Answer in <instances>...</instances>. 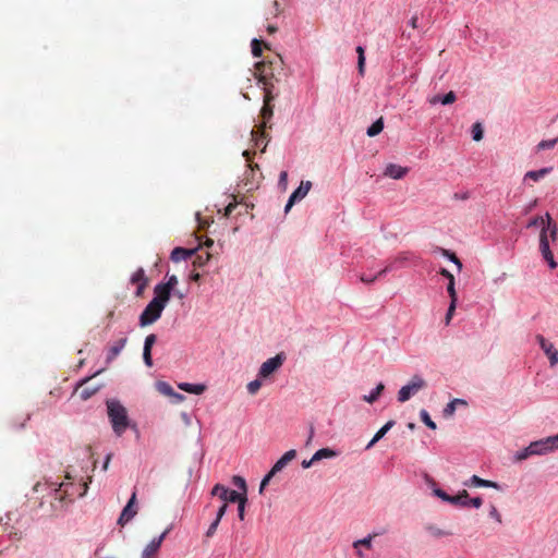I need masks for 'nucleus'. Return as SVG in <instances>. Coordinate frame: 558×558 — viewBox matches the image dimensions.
<instances>
[{"instance_id":"nucleus-23","label":"nucleus","mask_w":558,"mask_h":558,"mask_svg":"<svg viewBox=\"0 0 558 558\" xmlns=\"http://www.w3.org/2000/svg\"><path fill=\"white\" fill-rule=\"evenodd\" d=\"M384 390H385V385H384V383L380 381L376 385V387L374 389L371 390V392L368 395H364L362 397V400L365 401L366 403L373 404L374 402H376L379 399V397L381 396Z\"/></svg>"},{"instance_id":"nucleus-22","label":"nucleus","mask_w":558,"mask_h":558,"mask_svg":"<svg viewBox=\"0 0 558 558\" xmlns=\"http://www.w3.org/2000/svg\"><path fill=\"white\" fill-rule=\"evenodd\" d=\"M539 250L544 259L554 256L549 247L546 228H543L539 234Z\"/></svg>"},{"instance_id":"nucleus-20","label":"nucleus","mask_w":558,"mask_h":558,"mask_svg":"<svg viewBox=\"0 0 558 558\" xmlns=\"http://www.w3.org/2000/svg\"><path fill=\"white\" fill-rule=\"evenodd\" d=\"M383 534L381 532H375L373 534H368L367 536L361 538V539H357V541H354L353 542V547L356 549V553L360 557H363V553L362 550L360 549V547H365V548H372V542H373V538L375 536H378Z\"/></svg>"},{"instance_id":"nucleus-50","label":"nucleus","mask_w":558,"mask_h":558,"mask_svg":"<svg viewBox=\"0 0 558 558\" xmlns=\"http://www.w3.org/2000/svg\"><path fill=\"white\" fill-rule=\"evenodd\" d=\"M98 387H95V388H85L81 391L80 396H81V399L82 400H88L89 398H92L97 391H98Z\"/></svg>"},{"instance_id":"nucleus-9","label":"nucleus","mask_w":558,"mask_h":558,"mask_svg":"<svg viewBox=\"0 0 558 558\" xmlns=\"http://www.w3.org/2000/svg\"><path fill=\"white\" fill-rule=\"evenodd\" d=\"M536 341L548 357L550 366L558 364V350L555 349L554 344L542 335L536 336Z\"/></svg>"},{"instance_id":"nucleus-2","label":"nucleus","mask_w":558,"mask_h":558,"mask_svg":"<svg viewBox=\"0 0 558 558\" xmlns=\"http://www.w3.org/2000/svg\"><path fill=\"white\" fill-rule=\"evenodd\" d=\"M425 483L428 485V487L432 488L433 495L439 499H441L444 502L466 508L470 507V495L469 493L463 489L460 490L457 495L451 496L448 493H446L444 489L439 488L435 482V480L429 476L427 473L424 474Z\"/></svg>"},{"instance_id":"nucleus-6","label":"nucleus","mask_w":558,"mask_h":558,"mask_svg":"<svg viewBox=\"0 0 558 558\" xmlns=\"http://www.w3.org/2000/svg\"><path fill=\"white\" fill-rule=\"evenodd\" d=\"M286 361V354L280 352L275 356L266 360L259 367L258 376L262 378H267L274 373H276Z\"/></svg>"},{"instance_id":"nucleus-52","label":"nucleus","mask_w":558,"mask_h":558,"mask_svg":"<svg viewBox=\"0 0 558 558\" xmlns=\"http://www.w3.org/2000/svg\"><path fill=\"white\" fill-rule=\"evenodd\" d=\"M219 523H220V520L215 518V520L210 523V525L206 532L207 537H211L216 533Z\"/></svg>"},{"instance_id":"nucleus-37","label":"nucleus","mask_w":558,"mask_h":558,"mask_svg":"<svg viewBox=\"0 0 558 558\" xmlns=\"http://www.w3.org/2000/svg\"><path fill=\"white\" fill-rule=\"evenodd\" d=\"M234 504H238V518L243 521L245 518V507L247 504V496H240V499L235 501Z\"/></svg>"},{"instance_id":"nucleus-8","label":"nucleus","mask_w":558,"mask_h":558,"mask_svg":"<svg viewBox=\"0 0 558 558\" xmlns=\"http://www.w3.org/2000/svg\"><path fill=\"white\" fill-rule=\"evenodd\" d=\"M213 496H218L223 504H234L240 499L241 494L236 490L230 489L222 484H216L211 489Z\"/></svg>"},{"instance_id":"nucleus-55","label":"nucleus","mask_w":558,"mask_h":558,"mask_svg":"<svg viewBox=\"0 0 558 558\" xmlns=\"http://www.w3.org/2000/svg\"><path fill=\"white\" fill-rule=\"evenodd\" d=\"M489 517L495 519L498 523H501V515L494 505L490 506Z\"/></svg>"},{"instance_id":"nucleus-27","label":"nucleus","mask_w":558,"mask_h":558,"mask_svg":"<svg viewBox=\"0 0 558 558\" xmlns=\"http://www.w3.org/2000/svg\"><path fill=\"white\" fill-rule=\"evenodd\" d=\"M384 130V119L383 117L378 118L374 121L366 130V134L369 137H375L380 134Z\"/></svg>"},{"instance_id":"nucleus-11","label":"nucleus","mask_w":558,"mask_h":558,"mask_svg":"<svg viewBox=\"0 0 558 558\" xmlns=\"http://www.w3.org/2000/svg\"><path fill=\"white\" fill-rule=\"evenodd\" d=\"M169 529L162 532L159 536L153 538L144 548L142 553V558H156L155 554L159 550L162 541L167 536Z\"/></svg>"},{"instance_id":"nucleus-48","label":"nucleus","mask_w":558,"mask_h":558,"mask_svg":"<svg viewBox=\"0 0 558 558\" xmlns=\"http://www.w3.org/2000/svg\"><path fill=\"white\" fill-rule=\"evenodd\" d=\"M210 258V254L208 252L204 254H198L194 260V265L202 267L204 266Z\"/></svg>"},{"instance_id":"nucleus-18","label":"nucleus","mask_w":558,"mask_h":558,"mask_svg":"<svg viewBox=\"0 0 558 558\" xmlns=\"http://www.w3.org/2000/svg\"><path fill=\"white\" fill-rule=\"evenodd\" d=\"M407 172H408V168L401 167L396 163H389L386 167L384 174L391 179L398 180V179H402L407 174Z\"/></svg>"},{"instance_id":"nucleus-41","label":"nucleus","mask_w":558,"mask_h":558,"mask_svg":"<svg viewBox=\"0 0 558 558\" xmlns=\"http://www.w3.org/2000/svg\"><path fill=\"white\" fill-rule=\"evenodd\" d=\"M545 218H546V231L547 230L550 231V236L555 241L557 238V227H556V225H551L553 219L548 213L545 214Z\"/></svg>"},{"instance_id":"nucleus-61","label":"nucleus","mask_w":558,"mask_h":558,"mask_svg":"<svg viewBox=\"0 0 558 558\" xmlns=\"http://www.w3.org/2000/svg\"><path fill=\"white\" fill-rule=\"evenodd\" d=\"M439 274L445 277L448 282H450V279L454 280V276L446 268H440Z\"/></svg>"},{"instance_id":"nucleus-51","label":"nucleus","mask_w":558,"mask_h":558,"mask_svg":"<svg viewBox=\"0 0 558 558\" xmlns=\"http://www.w3.org/2000/svg\"><path fill=\"white\" fill-rule=\"evenodd\" d=\"M408 258L405 256H398L392 262H390L388 265H393V270H397L404 266Z\"/></svg>"},{"instance_id":"nucleus-7","label":"nucleus","mask_w":558,"mask_h":558,"mask_svg":"<svg viewBox=\"0 0 558 558\" xmlns=\"http://www.w3.org/2000/svg\"><path fill=\"white\" fill-rule=\"evenodd\" d=\"M136 489L132 493L130 499L128 500L126 505L123 507L120 517L118 519V524L123 526L126 523H129L137 513V507H136Z\"/></svg>"},{"instance_id":"nucleus-49","label":"nucleus","mask_w":558,"mask_h":558,"mask_svg":"<svg viewBox=\"0 0 558 558\" xmlns=\"http://www.w3.org/2000/svg\"><path fill=\"white\" fill-rule=\"evenodd\" d=\"M268 69L269 66L263 61L255 63V70L260 76H267L269 74Z\"/></svg>"},{"instance_id":"nucleus-26","label":"nucleus","mask_w":558,"mask_h":558,"mask_svg":"<svg viewBox=\"0 0 558 558\" xmlns=\"http://www.w3.org/2000/svg\"><path fill=\"white\" fill-rule=\"evenodd\" d=\"M456 99H457V96H456L454 92L450 90L444 95H436L432 99V104L440 102L441 105L447 106V105L453 104L456 101Z\"/></svg>"},{"instance_id":"nucleus-4","label":"nucleus","mask_w":558,"mask_h":558,"mask_svg":"<svg viewBox=\"0 0 558 558\" xmlns=\"http://www.w3.org/2000/svg\"><path fill=\"white\" fill-rule=\"evenodd\" d=\"M163 310L157 304V300H150L138 317L140 327H146L157 322Z\"/></svg>"},{"instance_id":"nucleus-59","label":"nucleus","mask_w":558,"mask_h":558,"mask_svg":"<svg viewBox=\"0 0 558 558\" xmlns=\"http://www.w3.org/2000/svg\"><path fill=\"white\" fill-rule=\"evenodd\" d=\"M170 398H172V403L178 404V403H181L185 399V396L173 391V395H171Z\"/></svg>"},{"instance_id":"nucleus-54","label":"nucleus","mask_w":558,"mask_h":558,"mask_svg":"<svg viewBox=\"0 0 558 558\" xmlns=\"http://www.w3.org/2000/svg\"><path fill=\"white\" fill-rule=\"evenodd\" d=\"M468 502H470V507L478 509L483 505V499L480 496L472 498L470 497V500Z\"/></svg>"},{"instance_id":"nucleus-46","label":"nucleus","mask_w":558,"mask_h":558,"mask_svg":"<svg viewBox=\"0 0 558 558\" xmlns=\"http://www.w3.org/2000/svg\"><path fill=\"white\" fill-rule=\"evenodd\" d=\"M262 386V381L259 379H254L247 384V392L250 395H255Z\"/></svg>"},{"instance_id":"nucleus-1","label":"nucleus","mask_w":558,"mask_h":558,"mask_svg":"<svg viewBox=\"0 0 558 558\" xmlns=\"http://www.w3.org/2000/svg\"><path fill=\"white\" fill-rule=\"evenodd\" d=\"M107 415L116 436H122L128 428L137 429L129 417L126 408L117 399L106 401Z\"/></svg>"},{"instance_id":"nucleus-16","label":"nucleus","mask_w":558,"mask_h":558,"mask_svg":"<svg viewBox=\"0 0 558 558\" xmlns=\"http://www.w3.org/2000/svg\"><path fill=\"white\" fill-rule=\"evenodd\" d=\"M396 422L393 420L388 421L385 425H383L373 436L371 441L366 445L365 449H372L380 439H383L386 434L395 426Z\"/></svg>"},{"instance_id":"nucleus-29","label":"nucleus","mask_w":558,"mask_h":558,"mask_svg":"<svg viewBox=\"0 0 558 558\" xmlns=\"http://www.w3.org/2000/svg\"><path fill=\"white\" fill-rule=\"evenodd\" d=\"M534 456L532 445L530 444L527 447L523 448L522 450H518L513 456V462H521L523 460L529 459L530 457Z\"/></svg>"},{"instance_id":"nucleus-36","label":"nucleus","mask_w":558,"mask_h":558,"mask_svg":"<svg viewBox=\"0 0 558 558\" xmlns=\"http://www.w3.org/2000/svg\"><path fill=\"white\" fill-rule=\"evenodd\" d=\"M420 418L428 428H430V429L437 428L436 423L432 420L429 413L425 409H422L420 411Z\"/></svg>"},{"instance_id":"nucleus-15","label":"nucleus","mask_w":558,"mask_h":558,"mask_svg":"<svg viewBox=\"0 0 558 558\" xmlns=\"http://www.w3.org/2000/svg\"><path fill=\"white\" fill-rule=\"evenodd\" d=\"M128 338L123 337L116 341L109 349L106 355V364H110L124 349Z\"/></svg>"},{"instance_id":"nucleus-40","label":"nucleus","mask_w":558,"mask_h":558,"mask_svg":"<svg viewBox=\"0 0 558 558\" xmlns=\"http://www.w3.org/2000/svg\"><path fill=\"white\" fill-rule=\"evenodd\" d=\"M538 226H542V229L546 228V218H545V216L544 217L543 216H535V217H533L527 222L526 228H533V227H538Z\"/></svg>"},{"instance_id":"nucleus-42","label":"nucleus","mask_w":558,"mask_h":558,"mask_svg":"<svg viewBox=\"0 0 558 558\" xmlns=\"http://www.w3.org/2000/svg\"><path fill=\"white\" fill-rule=\"evenodd\" d=\"M252 54L254 58H259L262 56V41L257 38H253L251 43Z\"/></svg>"},{"instance_id":"nucleus-25","label":"nucleus","mask_w":558,"mask_h":558,"mask_svg":"<svg viewBox=\"0 0 558 558\" xmlns=\"http://www.w3.org/2000/svg\"><path fill=\"white\" fill-rule=\"evenodd\" d=\"M314 460L320 461L323 459H332L339 456V452L332 448L325 447L322 449H318L314 454Z\"/></svg>"},{"instance_id":"nucleus-47","label":"nucleus","mask_w":558,"mask_h":558,"mask_svg":"<svg viewBox=\"0 0 558 558\" xmlns=\"http://www.w3.org/2000/svg\"><path fill=\"white\" fill-rule=\"evenodd\" d=\"M457 303L458 302H450L449 303V306H448V310H447V313H446V316H445V324L446 325H449L451 319H452V316H453V313L456 311V307H457Z\"/></svg>"},{"instance_id":"nucleus-13","label":"nucleus","mask_w":558,"mask_h":558,"mask_svg":"<svg viewBox=\"0 0 558 558\" xmlns=\"http://www.w3.org/2000/svg\"><path fill=\"white\" fill-rule=\"evenodd\" d=\"M157 341V336L155 333L148 335L144 340L143 347V361L147 367L153 366V357H151V349Z\"/></svg>"},{"instance_id":"nucleus-33","label":"nucleus","mask_w":558,"mask_h":558,"mask_svg":"<svg viewBox=\"0 0 558 558\" xmlns=\"http://www.w3.org/2000/svg\"><path fill=\"white\" fill-rule=\"evenodd\" d=\"M232 483L234 486L238 487L239 492L241 495L243 496H246L247 494V485H246V481L244 477L240 476V475H234L232 477Z\"/></svg>"},{"instance_id":"nucleus-12","label":"nucleus","mask_w":558,"mask_h":558,"mask_svg":"<svg viewBox=\"0 0 558 558\" xmlns=\"http://www.w3.org/2000/svg\"><path fill=\"white\" fill-rule=\"evenodd\" d=\"M464 486H474V487H484V488H495L497 490H501V486L497 482H493L489 480H484L478 475H472L468 481L463 483Z\"/></svg>"},{"instance_id":"nucleus-39","label":"nucleus","mask_w":558,"mask_h":558,"mask_svg":"<svg viewBox=\"0 0 558 558\" xmlns=\"http://www.w3.org/2000/svg\"><path fill=\"white\" fill-rule=\"evenodd\" d=\"M277 473L270 469L268 471V473L262 478L260 481V484H259V494H263L265 488L267 487V485L270 483V481L272 480V477L276 475Z\"/></svg>"},{"instance_id":"nucleus-53","label":"nucleus","mask_w":558,"mask_h":558,"mask_svg":"<svg viewBox=\"0 0 558 558\" xmlns=\"http://www.w3.org/2000/svg\"><path fill=\"white\" fill-rule=\"evenodd\" d=\"M260 116L265 122L268 121L272 117V108L270 106H264L260 110Z\"/></svg>"},{"instance_id":"nucleus-17","label":"nucleus","mask_w":558,"mask_h":558,"mask_svg":"<svg viewBox=\"0 0 558 558\" xmlns=\"http://www.w3.org/2000/svg\"><path fill=\"white\" fill-rule=\"evenodd\" d=\"M296 457V450L291 449L283 453L271 466V469L279 473L282 469Z\"/></svg>"},{"instance_id":"nucleus-38","label":"nucleus","mask_w":558,"mask_h":558,"mask_svg":"<svg viewBox=\"0 0 558 558\" xmlns=\"http://www.w3.org/2000/svg\"><path fill=\"white\" fill-rule=\"evenodd\" d=\"M438 250L441 252V254L447 257L450 262H452L453 264L457 265L458 267V270H461L462 269V263L460 262V259L456 256V254L449 250H445V248H441V247H438Z\"/></svg>"},{"instance_id":"nucleus-43","label":"nucleus","mask_w":558,"mask_h":558,"mask_svg":"<svg viewBox=\"0 0 558 558\" xmlns=\"http://www.w3.org/2000/svg\"><path fill=\"white\" fill-rule=\"evenodd\" d=\"M144 281H147L146 280V277H145V272H144V269L143 268H138L131 277V282L132 283H142Z\"/></svg>"},{"instance_id":"nucleus-24","label":"nucleus","mask_w":558,"mask_h":558,"mask_svg":"<svg viewBox=\"0 0 558 558\" xmlns=\"http://www.w3.org/2000/svg\"><path fill=\"white\" fill-rule=\"evenodd\" d=\"M179 388L189 393L202 395L205 391L206 386L203 384L181 383L179 384Z\"/></svg>"},{"instance_id":"nucleus-30","label":"nucleus","mask_w":558,"mask_h":558,"mask_svg":"<svg viewBox=\"0 0 558 558\" xmlns=\"http://www.w3.org/2000/svg\"><path fill=\"white\" fill-rule=\"evenodd\" d=\"M356 53H357V71L361 76L364 75L365 72V50L364 47L357 46L356 47Z\"/></svg>"},{"instance_id":"nucleus-3","label":"nucleus","mask_w":558,"mask_h":558,"mask_svg":"<svg viewBox=\"0 0 558 558\" xmlns=\"http://www.w3.org/2000/svg\"><path fill=\"white\" fill-rule=\"evenodd\" d=\"M426 387V380L421 375L415 374L411 377L408 384L399 389L397 400L400 403H404Z\"/></svg>"},{"instance_id":"nucleus-44","label":"nucleus","mask_w":558,"mask_h":558,"mask_svg":"<svg viewBox=\"0 0 558 558\" xmlns=\"http://www.w3.org/2000/svg\"><path fill=\"white\" fill-rule=\"evenodd\" d=\"M447 292L450 296V302H458V295L456 292V281L450 279V282L447 283Z\"/></svg>"},{"instance_id":"nucleus-35","label":"nucleus","mask_w":558,"mask_h":558,"mask_svg":"<svg viewBox=\"0 0 558 558\" xmlns=\"http://www.w3.org/2000/svg\"><path fill=\"white\" fill-rule=\"evenodd\" d=\"M425 529L434 537L449 536V535L452 534L451 532L441 530V529H439V527H437L436 525H433V524L427 525Z\"/></svg>"},{"instance_id":"nucleus-63","label":"nucleus","mask_w":558,"mask_h":558,"mask_svg":"<svg viewBox=\"0 0 558 558\" xmlns=\"http://www.w3.org/2000/svg\"><path fill=\"white\" fill-rule=\"evenodd\" d=\"M288 180V173L286 171H282L279 175V185L286 186Z\"/></svg>"},{"instance_id":"nucleus-64","label":"nucleus","mask_w":558,"mask_h":558,"mask_svg":"<svg viewBox=\"0 0 558 558\" xmlns=\"http://www.w3.org/2000/svg\"><path fill=\"white\" fill-rule=\"evenodd\" d=\"M315 462H316V460H314V456H313L310 460H303V461H302V466H303L304 469H308V468H311Z\"/></svg>"},{"instance_id":"nucleus-45","label":"nucleus","mask_w":558,"mask_h":558,"mask_svg":"<svg viewBox=\"0 0 558 558\" xmlns=\"http://www.w3.org/2000/svg\"><path fill=\"white\" fill-rule=\"evenodd\" d=\"M178 282V277L175 275H167V281L161 283L173 292V289L177 287Z\"/></svg>"},{"instance_id":"nucleus-10","label":"nucleus","mask_w":558,"mask_h":558,"mask_svg":"<svg viewBox=\"0 0 558 558\" xmlns=\"http://www.w3.org/2000/svg\"><path fill=\"white\" fill-rule=\"evenodd\" d=\"M172 296V291L165 287L162 283H157L154 288V298L157 304L165 310Z\"/></svg>"},{"instance_id":"nucleus-31","label":"nucleus","mask_w":558,"mask_h":558,"mask_svg":"<svg viewBox=\"0 0 558 558\" xmlns=\"http://www.w3.org/2000/svg\"><path fill=\"white\" fill-rule=\"evenodd\" d=\"M558 143V136L553 140H543L541 141L534 148L535 153H538L541 150L545 149H553Z\"/></svg>"},{"instance_id":"nucleus-34","label":"nucleus","mask_w":558,"mask_h":558,"mask_svg":"<svg viewBox=\"0 0 558 558\" xmlns=\"http://www.w3.org/2000/svg\"><path fill=\"white\" fill-rule=\"evenodd\" d=\"M471 134H472V140L475 141V142H480L481 140H483V137H484V129H483L482 123L475 122L472 125Z\"/></svg>"},{"instance_id":"nucleus-28","label":"nucleus","mask_w":558,"mask_h":558,"mask_svg":"<svg viewBox=\"0 0 558 558\" xmlns=\"http://www.w3.org/2000/svg\"><path fill=\"white\" fill-rule=\"evenodd\" d=\"M463 404L466 405V401L464 399L456 398L451 400L447 405L444 408L442 414L445 417L452 416L456 412L457 405Z\"/></svg>"},{"instance_id":"nucleus-5","label":"nucleus","mask_w":558,"mask_h":558,"mask_svg":"<svg viewBox=\"0 0 558 558\" xmlns=\"http://www.w3.org/2000/svg\"><path fill=\"white\" fill-rule=\"evenodd\" d=\"M534 456H545L558 449V434L531 442Z\"/></svg>"},{"instance_id":"nucleus-62","label":"nucleus","mask_w":558,"mask_h":558,"mask_svg":"<svg viewBox=\"0 0 558 558\" xmlns=\"http://www.w3.org/2000/svg\"><path fill=\"white\" fill-rule=\"evenodd\" d=\"M112 457H113V453H112V452H109V453L106 456L105 461H104L102 466H101V470H102V471H105V472H106V471L108 470V466H109V463H110V461H111Z\"/></svg>"},{"instance_id":"nucleus-21","label":"nucleus","mask_w":558,"mask_h":558,"mask_svg":"<svg viewBox=\"0 0 558 558\" xmlns=\"http://www.w3.org/2000/svg\"><path fill=\"white\" fill-rule=\"evenodd\" d=\"M553 167H544L538 170H530L524 174L523 180H532L534 182H538L543 178H545L547 174H549L553 171Z\"/></svg>"},{"instance_id":"nucleus-32","label":"nucleus","mask_w":558,"mask_h":558,"mask_svg":"<svg viewBox=\"0 0 558 558\" xmlns=\"http://www.w3.org/2000/svg\"><path fill=\"white\" fill-rule=\"evenodd\" d=\"M156 389L159 393L171 397L173 395L174 389L167 381L159 380L156 383Z\"/></svg>"},{"instance_id":"nucleus-56","label":"nucleus","mask_w":558,"mask_h":558,"mask_svg":"<svg viewBox=\"0 0 558 558\" xmlns=\"http://www.w3.org/2000/svg\"><path fill=\"white\" fill-rule=\"evenodd\" d=\"M360 280L363 283L371 284V283H374L377 280V277L375 275L374 276H368V275L362 274L360 276Z\"/></svg>"},{"instance_id":"nucleus-60","label":"nucleus","mask_w":558,"mask_h":558,"mask_svg":"<svg viewBox=\"0 0 558 558\" xmlns=\"http://www.w3.org/2000/svg\"><path fill=\"white\" fill-rule=\"evenodd\" d=\"M453 198L457 201H466L470 198V193L469 192H463V193L457 192L453 194Z\"/></svg>"},{"instance_id":"nucleus-57","label":"nucleus","mask_w":558,"mask_h":558,"mask_svg":"<svg viewBox=\"0 0 558 558\" xmlns=\"http://www.w3.org/2000/svg\"><path fill=\"white\" fill-rule=\"evenodd\" d=\"M390 271H393V265H387L385 268L379 270L375 276L377 277V279H379V278L386 276Z\"/></svg>"},{"instance_id":"nucleus-19","label":"nucleus","mask_w":558,"mask_h":558,"mask_svg":"<svg viewBox=\"0 0 558 558\" xmlns=\"http://www.w3.org/2000/svg\"><path fill=\"white\" fill-rule=\"evenodd\" d=\"M311 187H312L311 181H302L300 186L296 187L289 197L292 198L296 203L301 202L307 195Z\"/></svg>"},{"instance_id":"nucleus-58","label":"nucleus","mask_w":558,"mask_h":558,"mask_svg":"<svg viewBox=\"0 0 558 558\" xmlns=\"http://www.w3.org/2000/svg\"><path fill=\"white\" fill-rule=\"evenodd\" d=\"M228 509V504H222L217 510L216 518L221 521Z\"/></svg>"},{"instance_id":"nucleus-14","label":"nucleus","mask_w":558,"mask_h":558,"mask_svg":"<svg viewBox=\"0 0 558 558\" xmlns=\"http://www.w3.org/2000/svg\"><path fill=\"white\" fill-rule=\"evenodd\" d=\"M196 251L197 248H185L182 246H177L172 250L170 258L174 263L186 260L191 258L196 253Z\"/></svg>"}]
</instances>
